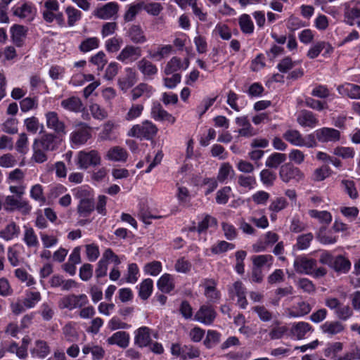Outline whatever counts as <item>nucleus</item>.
<instances>
[{"label": "nucleus", "mask_w": 360, "mask_h": 360, "mask_svg": "<svg viewBox=\"0 0 360 360\" xmlns=\"http://www.w3.org/2000/svg\"><path fill=\"white\" fill-rule=\"evenodd\" d=\"M185 65L184 66V64L181 63V60L179 58L176 57H173L167 64L165 69V73L166 75H171L177 70H180L181 68L186 69L188 66V60L187 59H185Z\"/></svg>", "instance_id": "f704fd0d"}, {"label": "nucleus", "mask_w": 360, "mask_h": 360, "mask_svg": "<svg viewBox=\"0 0 360 360\" xmlns=\"http://www.w3.org/2000/svg\"><path fill=\"white\" fill-rule=\"evenodd\" d=\"M252 309L257 314L258 317L262 321L268 322L273 319V313L266 309L264 305H257L252 307Z\"/></svg>", "instance_id": "de8ad7c7"}, {"label": "nucleus", "mask_w": 360, "mask_h": 360, "mask_svg": "<svg viewBox=\"0 0 360 360\" xmlns=\"http://www.w3.org/2000/svg\"><path fill=\"white\" fill-rule=\"evenodd\" d=\"M139 70L148 77L155 75L157 73V68L151 62L145 59L141 60L138 63Z\"/></svg>", "instance_id": "ea45409f"}, {"label": "nucleus", "mask_w": 360, "mask_h": 360, "mask_svg": "<svg viewBox=\"0 0 360 360\" xmlns=\"http://www.w3.org/2000/svg\"><path fill=\"white\" fill-rule=\"evenodd\" d=\"M235 248V245L228 243L224 240L219 241L211 248V251L215 255L221 254L226 252L228 250H233Z\"/></svg>", "instance_id": "5fc2aeb1"}, {"label": "nucleus", "mask_w": 360, "mask_h": 360, "mask_svg": "<svg viewBox=\"0 0 360 360\" xmlns=\"http://www.w3.org/2000/svg\"><path fill=\"white\" fill-rule=\"evenodd\" d=\"M20 229L18 225L14 221L8 223L0 231V238L6 241H9L20 235Z\"/></svg>", "instance_id": "a211bd4d"}, {"label": "nucleus", "mask_w": 360, "mask_h": 360, "mask_svg": "<svg viewBox=\"0 0 360 360\" xmlns=\"http://www.w3.org/2000/svg\"><path fill=\"white\" fill-rule=\"evenodd\" d=\"M30 352L33 357L44 359L50 354L51 349L46 342L38 340L35 341L34 346Z\"/></svg>", "instance_id": "412c9836"}, {"label": "nucleus", "mask_w": 360, "mask_h": 360, "mask_svg": "<svg viewBox=\"0 0 360 360\" xmlns=\"http://www.w3.org/2000/svg\"><path fill=\"white\" fill-rule=\"evenodd\" d=\"M82 351L85 355L91 353L94 360H101L105 354V351L101 347L94 344L85 345L83 346Z\"/></svg>", "instance_id": "72a5a7b5"}, {"label": "nucleus", "mask_w": 360, "mask_h": 360, "mask_svg": "<svg viewBox=\"0 0 360 360\" xmlns=\"http://www.w3.org/2000/svg\"><path fill=\"white\" fill-rule=\"evenodd\" d=\"M217 316V312L211 305L203 304L196 311L193 319L200 323L210 326L213 323Z\"/></svg>", "instance_id": "1a4fd4ad"}, {"label": "nucleus", "mask_w": 360, "mask_h": 360, "mask_svg": "<svg viewBox=\"0 0 360 360\" xmlns=\"http://www.w3.org/2000/svg\"><path fill=\"white\" fill-rule=\"evenodd\" d=\"M65 12L68 15V24L70 27L73 26L82 17L81 11L72 6H68Z\"/></svg>", "instance_id": "603ef678"}, {"label": "nucleus", "mask_w": 360, "mask_h": 360, "mask_svg": "<svg viewBox=\"0 0 360 360\" xmlns=\"http://www.w3.org/2000/svg\"><path fill=\"white\" fill-rule=\"evenodd\" d=\"M279 176L283 182L288 183L291 180L297 181L302 180L304 179V174L298 167L287 163L281 167Z\"/></svg>", "instance_id": "6e6552de"}, {"label": "nucleus", "mask_w": 360, "mask_h": 360, "mask_svg": "<svg viewBox=\"0 0 360 360\" xmlns=\"http://www.w3.org/2000/svg\"><path fill=\"white\" fill-rule=\"evenodd\" d=\"M89 302L87 296L85 294H70L62 297L58 302V307L60 309H67L72 311L77 308H82Z\"/></svg>", "instance_id": "39448f33"}, {"label": "nucleus", "mask_w": 360, "mask_h": 360, "mask_svg": "<svg viewBox=\"0 0 360 360\" xmlns=\"http://www.w3.org/2000/svg\"><path fill=\"white\" fill-rule=\"evenodd\" d=\"M286 160V155L280 153H274L266 160L265 165L269 168H277Z\"/></svg>", "instance_id": "4c0bfd02"}, {"label": "nucleus", "mask_w": 360, "mask_h": 360, "mask_svg": "<svg viewBox=\"0 0 360 360\" xmlns=\"http://www.w3.org/2000/svg\"><path fill=\"white\" fill-rule=\"evenodd\" d=\"M201 286L205 289L204 295L210 302H216L220 298V293L217 290V282L212 278H206L202 281Z\"/></svg>", "instance_id": "4468645a"}, {"label": "nucleus", "mask_w": 360, "mask_h": 360, "mask_svg": "<svg viewBox=\"0 0 360 360\" xmlns=\"http://www.w3.org/2000/svg\"><path fill=\"white\" fill-rule=\"evenodd\" d=\"M46 125L58 135H65L67 133L66 124L60 119L58 114L55 111H48L45 113Z\"/></svg>", "instance_id": "423d86ee"}, {"label": "nucleus", "mask_w": 360, "mask_h": 360, "mask_svg": "<svg viewBox=\"0 0 360 360\" xmlns=\"http://www.w3.org/2000/svg\"><path fill=\"white\" fill-rule=\"evenodd\" d=\"M15 276L22 282H25L27 286L35 283L34 278L30 275L25 269L18 268L15 270Z\"/></svg>", "instance_id": "69168bd1"}, {"label": "nucleus", "mask_w": 360, "mask_h": 360, "mask_svg": "<svg viewBox=\"0 0 360 360\" xmlns=\"http://www.w3.org/2000/svg\"><path fill=\"white\" fill-rule=\"evenodd\" d=\"M260 180L266 186H272L276 179V174L269 169H264L260 172Z\"/></svg>", "instance_id": "a18cd8bd"}, {"label": "nucleus", "mask_w": 360, "mask_h": 360, "mask_svg": "<svg viewBox=\"0 0 360 360\" xmlns=\"http://www.w3.org/2000/svg\"><path fill=\"white\" fill-rule=\"evenodd\" d=\"M273 257L270 255H255L252 257L253 266L261 269L264 266L270 268L273 263Z\"/></svg>", "instance_id": "c9c22d12"}, {"label": "nucleus", "mask_w": 360, "mask_h": 360, "mask_svg": "<svg viewBox=\"0 0 360 360\" xmlns=\"http://www.w3.org/2000/svg\"><path fill=\"white\" fill-rule=\"evenodd\" d=\"M230 298L233 300L237 297V304L241 309H245L248 304L246 299V288L241 281H236L229 288Z\"/></svg>", "instance_id": "9d476101"}, {"label": "nucleus", "mask_w": 360, "mask_h": 360, "mask_svg": "<svg viewBox=\"0 0 360 360\" xmlns=\"http://www.w3.org/2000/svg\"><path fill=\"white\" fill-rule=\"evenodd\" d=\"M239 25L243 32L250 34L253 32L254 25L248 15L243 14L240 16Z\"/></svg>", "instance_id": "bf43d9fd"}, {"label": "nucleus", "mask_w": 360, "mask_h": 360, "mask_svg": "<svg viewBox=\"0 0 360 360\" xmlns=\"http://www.w3.org/2000/svg\"><path fill=\"white\" fill-rule=\"evenodd\" d=\"M335 314L338 319L342 321H347L353 315L352 309L348 305L341 304Z\"/></svg>", "instance_id": "13d9d810"}, {"label": "nucleus", "mask_w": 360, "mask_h": 360, "mask_svg": "<svg viewBox=\"0 0 360 360\" xmlns=\"http://www.w3.org/2000/svg\"><path fill=\"white\" fill-rule=\"evenodd\" d=\"M41 294L38 291H27L22 302L27 309L34 308L41 300Z\"/></svg>", "instance_id": "58836bf2"}, {"label": "nucleus", "mask_w": 360, "mask_h": 360, "mask_svg": "<svg viewBox=\"0 0 360 360\" xmlns=\"http://www.w3.org/2000/svg\"><path fill=\"white\" fill-rule=\"evenodd\" d=\"M13 15L20 18H30L32 15V8L30 5L24 4L20 7L13 9Z\"/></svg>", "instance_id": "680f3d73"}, {"label": "nucleus", "mask_w": 360, "mask_h": 360, "mask_svg": "<svg viewBox=\"0 0 360 360\" xmlns=\"http://www.w3.org/2000/svg\"><path fill=\"white\" fill-rule=\"evenodd\" d=\"M126 75L120 77L118 79V85L120 88L124 91H127L131 88L136 82V73L131 69L128 68L126 70Z\"/></svg>", "instance_id": "cd10ccee"}, {"label": "nucleus", "mask_w": 360, "mask_h": 360, "mask_svg": "<svg viewBox=\"0 0 360 360\" xmlns=\"http://www.w3.org/2000/svg\"><path fill=\"white\" fill-rule=\"evenodd\" d=\"M219 341L220 334L215 330H209L204 340V344L207 348H210L217 345Z\"/></svg>", "instance_id": "774afa93"}, {"label": "nucleus", "mask_w": 360, "mask_h": 360, "mask_svg": "<svg viewBox=\"0 0 360 360\" xmlns=\"http://www.w3.org/2000/svg\"><path fill=\"white\" fill-rule=\"evenodd\" d=\"M143 2L136 4L131 5L124 15V19L126 22H131L134 20L138 12L142 9Z\"/></svg>", "instance_id": "0e129e2a"}, {"label": "nucleus", "mask_w": 360, "mask_h": 360, "mask_svg": "<svg viewBox=\"0 0 360 360\" xmlns=\"http://www.w3.org/2000/svg\"><path fill=\"white\" fill-rule=\"evenodd\" d=\"M153 91L154 89L151 86L146 83H140L131 90V98L133 101H136L141 96L149 98Z\"/></svg>", "instance_id": "393cba45"}, {"label": "nucleus", "mask_w": 360, "mask_h": 360, "mask_svg": "<svg viewBox=\"0 0 360 360\" xmlns=\"http://www.w3.org/2000/svg\"><path fill=\"white\" fill-rule=\"evenodd\" d=\"M75 196L79 199V203L77 206L78 213L84 217L89 216L95 208L93 196L90 191L79 188L77 190Z\"/></svg>", "instance_id": "f03ea898"}, {"label": "nucleus", "mask_w": 360, "mask_h": 360, "mask_svg": "<svg viewBox=\"0 0 360 360\" xmlns=\"http://www.w3.org/2000/svg\"><path fill=\"white\" fill-rule=\"evenodd\" d=\"M129 37L133 43L139 44L146 41V37L143 34L141 28L137 25H133L129 29Z\"/></svg>", "instance_id": "09e8293b"}, {"label": "nucleus", "mask_w": 360, "mask_h": 360, "mask_svg": "<svg viewBox=\"0 0 360 360\" xmlns=\"http://www.w3.org/2000/svg\"><path fill=\"white\" fill-rule=\"evenodd\" d=\"M76 163L79 169H86L100 165L101 157L96 150H81L77 155Z\"/></svg>", "instance_id": "7ed1b4c3"}, {"label": "nucleus", "mask_w": 360, "mask_h": 360, "mask_svg": "<svg viewBox=\"0 0 360 360\" xmlns=\"http://www.w3.org/2000/svg\"><path fill=\"white\" fill-rule=\"evenodd\" d=\"M63 333L66 340L70 342L76 340L78 338L75 324L72 323H68L64 326L63 328Z\"/></svg>", "instance_id": "3c124183"}, {"label": "nucleus", "mask_w": 360, "mask_h": 360, "mask_svg": "<svg viewBox=\"0 0 360 360\" xmlns=\"http://www.w3.org/2000/svg\"><path fill=\"white\" fill-rule=\"evenodd\" d=\"M60 105L63 109L73 112H82L84 108L81 99L77 96L63 99Z\"/></svg>", "instance_id": "f3484780"}, {"label": "nucleus", "mask_w": 360, "mask_h": 360, "mask_svg": "<svg viewBox=\"0 0 360 360\" xmlns=\"http://www.w3.org/2000/svg\"><path fill=\"white\" fill-rule=\"evenodd\" d=\"M150 342V329L143 326L135 332V343L141 347L147 346Z\"/></svg>", "instance_id": "c756f323"}, {"label": "nucleus", "mask_w": 360, "mask_h": 360, "mask_svg": "<svg viewBox=\"0 0 360 360\" xmlns=\"http://www.w3.org/2000/svg\"><path fill=\"white\" fill-rule=\"evenodd\" d=\"M27 28L23 25H14L11 28L12 39L14 42H20L25 37Z\"/></svg>", "instance_id": "c03bdc74"}, {"label": "nucleus", "mask_w": 360, "mask_h": 360, "mask_svg": "<svg viewBox=\"0 0 360 360\" xmlns=\"http://www.w3.org/2000/svg\"><path fill=\"white\" fill-rule=\"evenodd\" d=\"M235 175L233 167L229 162H224L221 165L217 174V180L220 183L226 182Z\"/></svg>", "instance_id": "473e14b6"}, {"label": "nucleus", "mask_w": 360, "mask_h": 360, "mask_svg": "<svg viewBox=\"0 0 360 360\" xmlns=\"http://www.w3.org/2000/svg\"><path fill=\"white\" fill-rule=\"evenodd\" d=\"M296 285L298 288L309 294L314 293L316 290L315 285L312 281L306 278H300L296 282Z\"/></svg>", "instance_id": "6e6d98bb"}, {"label": "nucleus", "mask_w": 360, "mask_h": 360, "mask_svg": "<svg viewBox=\"0 0 360 360\" xmlns=\"http://www.w3.org/2000/svg\"><path fill=\"white\" fill-rule=\"evenodd\" d=\"M283 138L289 143L297 147L315 148L318 146L315 135L309 134L304 136L299 130L288 129L283 134Z\"/></svg>", "instance_id": "f257e3e1"}, {"label": "nucleus", "mask_w": 360, "mask_h": 360, "mask_svg": "<svg viewBox=\"0 0 360 360\" xmlns=\"http://www.w3.org/2000/svg\"><path fill=\"white\" fill-rule=\"evenodd\" d=\"M24 124L26 127V129L32 134H36L38 131L40 126L42 129L44 128V126L40 124L38 118L34 116L25 119L24 120Z\"/></svg>", "instance_id": "4d7b16f0"}, {"label": "nucleus", "mask_w": 360, "mask_h": 360, "mask_svg": "<svg viewBox=\"0 0 360 360\" xmlns=\"http://www.w3.org/2000/svg\"><path fill=\"white\" fill-rule=\"evenodd\" d=\"M192 267L191 263L184 257L178 259L174 264V269L178 273L187 274Z\"/></svg>", "instance_id": "052dcab7"}, {"label": "nucleus", "mask_w": 360, "mask_h": 360, "mask_svg": "<svg viewBox=\"0 0 360 360\" xmlns=\"http://www.w3.org/2000/svg\"><path fill=\"white\" fill-rule=\"evenodd\" d=\"M339 94L347 96L352 99H360V86L347 83L338 87Z\"/></svg>", "instance_id": "a878e982"}, {"label": "nucleus", "mask_w": 360, "mask_h": 360, "mask_svg": "<svg viewBox=\"0 0 360 360\" xmlns=\"http://www.w3.org/2000/svg\"><path fill=\"white\" fill-rule=\"evenodd\" d=\"M139 55L137 47L126 46L117 56V59L123 62L131 61L136 60Z\"/></svg>", "instance_id": "e433bc0d"}, {"label": "nucleus", "mask_w": 360, "mask_h": 360, "mask_svg": "<svg viewBox=\"0 0 360 360\" xmlns=\"http://www.w3.org/2000/svg\"><path fill=\"white\" fill-rule=\"evenodd\" d=\"M119 8L120 6L117 2L111 1L97 7L93 11V15L101 20L116 19Z\"/></svg>", "instance_id": "0eeeda50"}, {"label": "nucleus", "mask_w": 360, "mask_h": 360, "mask_svg": "<svg viewBox=\"0 0 360 360\" xmlns=\"http://www.w3.org/2000/svg\"><path fill=\"white\" fill-rule=\"evenodd\" d=\"M312 330V328L309 323L300 321L292 325L291 333L297 340L304 338L306 334Z\"/></svg>", "instance_id": "c85d7f7f"}, {"label": "nucleus", "mask_w": 360, "mask_h": 360, "mask_svg": "<svg viewBox=\"0 0 360 360\" xmlns=\"http://www.w3.org/2000/svg\"><path fill=\"white\" fill-rule=\"evenodd\" d=\"M23 241L28 248H37L39 246V240L34 229L27 226H24Z\"/></svg>", "instance_id": "2f4dec72"}, {"label": "nucleus", "mask_w": 360, "mask_h": 360, "mask_svg": "<svg viewBox=\"0 0 360 360\" xmlns=\"http://www.w3.org/2000/svg\"><path fill=\"white\" fill-rule=\"evenodd\" d=\"M32 150L33 155L32 159L34 162L37 163H43L47 160L48 157L46 153L48 151L39 147V146L34 141L33 142Z\"/></svg>", "instance_id": "79ce46f5"}, {"label": "nucleus", "mask_w": 360, "mask_h": 360, "mask_svg": "<svg viewBox=\"0 0 360 360\" xmlns=\"http://www.w3.org/2000/svg\"><path fill=\"white\" fill-rule=\"evenodd\" d=\"M91 137V129L85 123L76 124L75 130L71 134V141L77 145L84 144Z\"/></svg>", "instance_id": "f8f14e48"}, {"label": "nucleus", "mask_w": 360, "mask_h": 360, "mask_svg": "<svg viewBox=\"0 0 360 360\" xmlns=\"http://www.w3.org/2000/svg\"><path fill=\"white\" fill-rule=\"evenodd\" d=\"M158 289L165 293H169L174 289V277L169 274H164L158 281Z\"/></svg>", "instance_id": "bb28decb"}, {"label": "nucleus", "mask_w": 360, "mask_h": 360, "mask_svg": "<svg viewBox=\"0 0 360 360\" xmlns=\"http://www.w3.org/2000/svg\"><path fill=\"white\" fill-rule=\"evenodd\" d=\"M108 345H116L121 348H126L129 343V335L124 331H118L107 339Z\"/></svg>", "instance_id": "6ab92c4d"}, {"label": "nucleus", "mask_w": 360, "mask_h": 360, "mask_svg": "<svg viewBox=\"0 0 360 360\" xmlns=\"http://www.w3.org/2000/svg\"><path fill=\"white\" fill-rule=\"evenodd\" d=\"M153 281L150 278L144 279L140 284L139 295L142 300H147L152 293Z\"/></svg>", "instance_id": "a19ab883"}, {"label": "nucleus", "mask_w": 360, "mask_h": 360, "mask_svg": "<svg viewBox=\"0 0 360 360\" xmlns=\"http://www.w3.org/2000/svg\"><path fill=\"white\" fill-rule=\"evenodd\" d=\"M56 136L52 133L44 134L39 139H34L39 147L47 151H53L56 149Z\"/></svg>", "instance_id": "aec40b11"}, {"label": "nucleus", "mask_w": 360, "mask_h": 360, "mask_svg": "<svg viewBox=\"0 0 360 360\" xmlns=\"http://www.w3.org/2000/svg\"><path fill=\"white\" fill-rule=\"evenodd\" d=\"M293 266L298 274L311 275L316 266V261L306 257H297L294 261Z\"/></svg>", "instance_id": "ddd939ff"}, {"label": "nucleus", "mask_w": 360, "mask_h": 360, "mask_svg": "<svg viewBox=\"0 0 360 360\" xmlns=\"http://www.w3.org/2000/svg\"><path fill=\"white\" fill-rule=\"evenodd\" d=\"M341 184L344 188L345 191L352 199H356L358 198V191L355 186V183L349 179H343L341 181Z\"/></svg>", "instance_id": "864d4df0"}, {"label": "nucleus", "mask_w": 360, "mask_h": 360, "mask_svg": "<svg viewBox=\"0 0 360 360\" xmlns=\"http://www.w3.org/2000/svg\"><path fill=\"white\" fill-rule=\"evenodd\" d=\"M297 123L302 127L314 128L319 124V120L311 111L302 110L297 117Z\"/></svg>", "instance_id": "2eb2a0df"}, {"label": "nucleus", "mask_w": 360, "mask_h": 360, "mask_svg": "<svg viewBox=\"0 0 360 360\" xmlns=\"http://www.w3.org/2000/svg\"><path fill=\"white\" fill-rule=\"evenodd\" d=\"M158 132L157 127L149 121H145L141 124H136L129 131L128 136L139 139H153Z\"/></svg>", "instance_id": "20e7f679"}, {"label": "nucleus", "mask_w": 360, "mask_h": 360, "mask_svg": "<svg viewBox=\"0 0 360 360\" xmlns=\"http://www.w3.org/2000/svg\"><path fill=\"white\" fill-rule=\"evenodd\" d=\"M151 115L154 120L158 121L166 120L171 124H174L176 121L175 117L164 110L160 104L155 105L152 108Z\"/></svg>", "instance_id": "b1692460"}, {"label": "nucleus", "mask_w": 360, "mask_h": 360, "mask_svg": "<svg viewBox=\"0 0 360 360\" xmlns=\"http://www.w3.org/2000/svg\"><path fill=\"white\" fill-rule=\"evenodd\" d=\"M176 197L180 205L188 206L190 202L191 195L189 191L184 186H179Z\"/></svg>", "instance_id": "e2e57ef3"}, {"label": "nucleus", "mask_w": 360, "mask_h": 360, "mask_svg": "<svg viewBox=\"0 0 360 360\" xmlns=\"http://www.w3.org/2000/svg\"><path fill=\"white\" fill-rule=\"evenodd\" d=\"M331 268L336 272L346 274L351 268V263L345 257L338 255L334 257Z\"/></svg>", "instance_id": "7c9ffc66"}, {"label": "nucleus", "mask_w": 360, "mask_h": 360, "mask_svg": "<svg viewBox=\"0 0 360 360\" xmlns=\"http://www.w3.org/2000/svg\"><path fill=\"white\" fill-rule=\"evenodd\" d=\"M217 224V220L216 218L211 217L210 215H205V217L198 223V233H202L205 232L208 228L216 226Z\"/></svg>", "instance_id": "49530a36"}, {"label": "nucleus", "mask_w": 360, "mask_h": 360, "mask_svg": "<svg viewBox=\"0 0 360 360\" xmlns=\"http://www.w3.org/2000/svg\"><path fill=\"white\" fill-rule=\"evenodd\" d=\"M321 329L323 333L333 336L342 332L345 326L338 321H326L321 326Z\"/></svg>", "instance_id": "5701e85b"}, {"label": "nucleus", "mask_w": 360, "mask_h": 360, "mask_svg": "<svg viewBox=\"0 0 360 360\" xmlns=\"http://www.w3.org/2000/svg\"><path fill=\"white\" fill-rule=\"evenodd\" d=\"M311 310V305L306 302H300L288 309V314L290 317H300L308 314Z\"/></svg>", "instance_id": "4be33fe9"}, {"label": "nucleus", "mask_w": 360, "mask_h": 360, "mask_svg": "<svg viewBox=\"0 0 360 360\" xmlns=\"http://www.w3.org/2000/svg\"><path fill=\"white\" fill-rule=\"evenodd\" d=\"M309 214L311 218L317 219L319 222L328 224L332 221V216L328 211H318L316 210H310Z\"/></svg>", "instance_id": "37998d69"}, {"label": "nucleus", "mask_w": 360, "mask_h": 360, "mask_svg": "<svg viewBox=\"0 0 360 360\" xmlns=\"http://www.w3.org/2000/svg\"><path fill=\"white\" fill-rule=\"evenodd\" d=\"M15 148L21 154H26L28 152V137L25 133L19 134L18 139L15 143Z\"/></svg>", "instance_id": "8fccbe9b"}, {"label": "nucleus", "mask_w": 360, "mask_h": 360, "mask_svg": "<svg viewBox=\"0 0 360 360\" xmlns=\"http://www.w3.org/2000/svg\"><path fill=\"white\" fill-rule=\"evenodd\" d=\"M7 257L11 265L13 266H17L20 263V252L16 249L15 246L8 248Z\"/></svg>", "instance_id": "338daca9"}, {"label": "nucleus", "mask_w": 360, "mask_h": 360, "mask_svg": "<svg viewBox=\"0 0 360 360\" xmlns=\"http://www.w3.org/2000/svg\"><path fill=\"white\" fill-rule=\"evenodd\" d=\"M316 141L321 143L336 142L340 139V132L333 128L323 127L314 133Z\"/></svg>", "instance_id": "9b49d317"}, {"label": "nucleus", "mask_w": 360, "mask_h": 360, "mask_svg": "<svg viewBox=\"0 0 360 360\" xmlns=\"http://www.w3.org/2000/svg\"><path fill=\"white\" fill-rule=\"evenodd\" d=\"M105 158L110 161L124 162L127 160L128 153L124 148L116 146L106 152Z\"/></svg>", "instance_id": "dca6fc26"}]
</instances>
